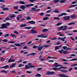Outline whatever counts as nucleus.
<instances>
[{
    "mask_svg": "<svg viewBox=\"0 0 77 77\" xmlns=\"http://www.w3.org/2000/svg\"><path fill=\"white\" fill-rule=\"evenodd\" d=\"M25 6L24 5H21L20 7V9H22V10H24L25 8H26L27 7H30V6H34V4H29L28 5H25Z\"/></svg>",
    "mask_w": 77,
    "mask_h": 77,
    "instance_id": "nucleus-1",
    "label": "nucleus"
},
{
    "mask_svg": "<svg viewBox=\"0 0 77 77\" xmlns=\"http://www.w3.org/2000/svg\"><path fill=\"white\" fill-rule=\"evenodd\" d=\"M35 67H36L35 66L32 65V63H29L28 64V66L26 65L25 66V69H29V68H35Z\"/></svg>",
    "mask_w": 77,
    "mask_h": 77,
    "instance_id": "nucleus-2",
    "label": "nucleus"
},
{
    "mask_svg": "<svg viewBox=\"0 0 77 77\" xmlns=\"http://www.w3.org/2000/svg\"><path fill=\"white\" fill-rule=\"evenodd\" d=\"M68 26H62L61 27L58 28V30H67L68 28Z\"/></svg>",
    "mask_w": 77,
    "mask_h": 77,
    "instance_id": "nucleus-3",
    "label": "nucleus"
},
{
    "mask_svg": "<svg viewBox=\"0 0 77 77\" xmlns=\"http://www.w3.org/2000/svg\"><path fill=\"white\" fill-rule=\"evenodd\" d=\"M2 26L0 27V29H8V26H7L6 24H2Z\"/></svg>",
    "mask_w": 77,
    "mask_h": 77,
    "instance_id": "nucleus-4",
    "label": "nucleus"
},
{
    "mask_svg": "<svg viewBox=\"0 0 77 77\" xmlns=\"http://www.w3.org/2000/svg\"><path fill=\"white\" fill-rule=\"evenodd\" d=\"M43 48H44V46H42V45L40 44L38 45V51H40L42 50Z\"/></svg>",
    "mask_w": 77,
    "mask_h": 77,
    "instance_id": "nucleus-5",
    "label": "nucleus"
},
{
    "mask_svg": "<svg viewBox=\"0 0 77 77\" xmlns=\"http://www.w3.org/2000/svg\"><path fill=\"white\" fill-rule=\"evenodd\" d=\"M54 72H50L48 71L47 72V73H45L46 75H51L53 74H54Z\"/></svg>",
    "mask_w": 77,
    "mask_h": 77,
    "instance_id": "nucleus-6",
    "label": "nucleus"
},
{
    "mask_svg": "<svg viewBox=\"0 0 77 77\" xmlns=\"http://www.w3.org/2000/svg\"><path fill=\"white\" fill-rule=\"evenodd\" d=\"M11 58H10L9 60H8V63H11V62H15V59H13L12 60H11L12 59V58H13L14 57V56H11Z\"/></svg>",
    "mask_w": 77,
    "mask_h": 77,
    "instance_id": "nucleus-7",
    "label": "nucleus"
},
{
    "mask_svg": "<svg viewBox=\"0 0 77 77\" xmlns=\"http://www.w3.org/2000/svg\"><path fill=\"white\" fill-rule=\"evenodd\" d=\"M30 33H32L33 34H34L35 33H38V32L37 31H36V30L32 29L31 30Z\"/></svg>",
    "mask_w": 77,
    "mask_h": 77,
    "instance_id": "nucleus-8",
    "label": "nucleus"
},
{
    "mask_svg": "<svg viewBox=\"0 0 77 77\" xmlns=\"http://www.w3.org/2000/svg\"><path fill=\"white\" fill-rule=\"evenodd\" d=\"M45 35L44 34H41L37 36V37H41V38H48V37L46 36H44Z\"/></svg>",
    "mask_w": 77,
    "mask_h": 77,
    "instance_id": "nucleus-9",
    "label": "nucleus"
},
{
    "mask_svg": "<svg viewBox=\"0 0 77 77\" xmlns=\"http://www.w3.org/2000/svg\"><path fill=\"white\" fill-rule=\"evenodd\" d=\"M40 9H36V8H31V11H35V12H37L38 11H40Z\"/></svg>",
    "mask_w": 77,
    "mask_h": 77,
    "instance_id": "nucleus-10",
    "label": "nucleus"
},
{
    "mask_svg": "<svg viewBox=\"0 0 77 77\" xmlns=\"http://www.w3.org/2000/svg\"><path fill=\"white\" fill-rule=\"evenodd\" d=\"M58 75L60 77H69L68 75H67L65 74H59Z\"/></svg>",
    "mask_w": 77,
    "mask_h": 77,
    "instance_id": "nucleus-11",
    "label": "nucleus"
},
{
    "mask_svg": "<svg viewBox=\"0 0 77 77\" xmlns=\"http://www.w3.org/2000/svg\"><path fill=\"white\" fill-rule=\"evenodd\" d=\"M69 18H70V17L69 16H66L63 17V19L64 20H69Z\"/></svg>",
    "mask_w": 77,
    "mask_h": 77,
    "instance_id": "nucleus-12",
    "label": "nucleus"
},
{
    "mask_svg": "<svg viewBox=\"0 0 77 77\" xmlns=\"http://www.w3.org/2000/svg\"><path fill=\"white\" fill-rule=\"evenodd\" d=\"M66 37H65L64 38H60V37H59L58 38V39H60V40H62V41L63 42H64L65 41V39H66Z\"/></svg>",
    "mask_w": 77,
    "mask_h": 77,
    "instance_id": "nucleus-13",
    "label": "nucleus"
},
{
    "mask_svg": "<svg viewBox=\"0 0 77 77\" xmlns=\"http://www.w3.org/2000/svg\"><path fill=\"white\" fill-rule=\"evenodd\" d=\"M16 65V63H13L10 66V68H14V66H15Z\"/></svg>",
    "mask_w": 77,
    "mask_h": 77,
    "instance_id": "nucleus-14",
    "label": "nucleus"
},
{
    "mask_svg": "<svg viewBox=\"0 0 77 77\" xmlns=\"http://www.w3.org/2000/svg\"><path fill=\"white\" fill-rule=\"evenodd\" d=\"M28 23L29 24H34L36 23V22H35V21H29L28 22Z\"/></svg>",
    "mask_w": 77,
    "mask_h": 77,
    "instance_id": "nucleus-15",
    "label": "nucleus"
},
{
    "mask_svg": "<svg viewBox=\"0 0 77 77\" xmlns=\"http://www.w3.org/2000/svg\"><path fill=\"white\" fill-rule=\"evenodd\" d=\"M21 17H22V15H21V14L19 15L17 17V21H19V20H20V19Z\"/></svg>",
    "mask_w": 77,
    "mask_h": 77,
    "instance_id": "nucleus-16",
    "label": "nucleus"
},
{
    "mask_svg": "<svg viewBox=\"0 0 77 77\" xmlns=\"http://www.w3.org/2000/svg\"><path fill=\"white\" fill-rule=\"evenodd\" d=\"M67 15V14L65 13H62L61 14L58 15V17H62L63 16V15Z\"/></svg>",
    "mask_w": 77,
    "mask_h": 77,
    "instance_id": "nucleus-17",
    "label": "nucleus"
},
{
    "mask_svg": "<svg viewBox=\"0 0 77 77\" xmlns=\"http://www.w3.org/2000/svg\"><path fill=\"white\" fill-rule=\"evenodd\" d=\"M8 72L9 71L8 70L5 71V70H2L0 72L2 73H7V72Z\"/></svg>",
    "mask_w": 77,
    "mask_h": 77,
    "instance_id": "nucleus-18",
    "label": "nucleus"
},
{
    "mask_svg": "<svg viewBox=\"0 0 77 77\" xmlns=\"http://www.w3.org/2000/svg\"><path fill=\"white\" fill-rule=\"evenodd\" d=\"M70 17L71 18H72V19H74V18H76V16L75 14L71 15Z\"/></svg>",
    "mask_w": 77,
    "mask_h": 77,
    "instance_id": "nucleus-19",
    "label": "nucleus"
},
{
    "mask_svg": "<svg viewBox=\"0 0 77 77\" xmlns=\"http://www.w3.org/2000/svg\"><path fill=\"white\" fill-rule=\"evenodd\" d=\"M60 66V65H59V64H58V63H55L54 64V66L55 67H58V66Z\"/></svg>",
    "mask_w": 77,
    "mask_h": 77,
    "instance_id": "nucleus-20",
    "label": "nucleus"
},
{
    "mask_svg": "<svg viewBox=\"0 0 77 77\" xmlns=\"http://www.w3.org/2000/svg\"><path fill=\"white\" fill-rule=\"evenodd\" d=\"M19 3L20 5H24V4H26V2L24 1H19Z\"/></svg>",
    "mask_w": 77,
    "mask_h": 77,
    "instance_id": "nucleus-21",
    "label": "nucleus"
},
{
    "mask_svg": "<svg viewBox=\"0 0 77 77\" xmlns=\"http://www.w3.org/2000/svg\"><path fill=\"white\" fill-rule=\"evenodd\" d=\"M9 68V66L8 65H6L5 66H4L3 67H2L0 68L1 69H2V68H4L5 69L8 68Z\"/></svg>",
    "mask_w": 77,
    "mask_h": 77,
    "instance_id": "nucleus-22",
    "label": "nucleus"
},
{
    "mask_svg": "<svg viewBox=\"0 0 77 77\" xmlns=\"http://www.w3.org/2000/svg\"><path fill=\"white\" fill-rule=\"evenodd\" d=\"M52 69L54 70H57L58 71H60V67L59 68L54 67Z\"/></svg>",
    "mask_w": 77,
    "mask_h": 77,
    "instance_id": "nucleus-23",
    "label": "nucleus"
},
{
    "mask_svg": "<svg viewBox=\"0 0 77 77\" xmlns=\"http://www.w3.org/2000/svg\"><path fill=\"white\" fill-rule=\"evenodd\" d=\"M35 54H36V53H33L31 54L26 55V56H34V55H35Z\"/></svg>",
    "mask_w": 77,
    "mask_h": 77,
    "instance_id": "nucleus-24",
    "label": "nucleus"
},
{
    "mask_svg": "<svg viewBox=\"0 0 77 77\" xmlns=\"http://www.w3.org/2000/svg\"><path fill=\"white\" fill-rule=\"evenodd\" d=\"M60 71H61L62 72H68V70H67L60 69Z\"/></svg>",
    "mask_w": 77,
    "mask_h": 77,
    "instance_id": "nucleus-25",
    "label": "nucleus"
},
{
    "mask_svg": "<svg viewBox=\"0 0 77 77\" xmlns=\"http://www.w3.org/2000/svg\"><path fill=\"white\" fill-rule=\"evenodd\" d=\"M77 5H72L70 6L69 7V8H74V7H75L77 6Z\"/></svg>",
    "mask_w": 77,
    "mask_h": 77,
    "instance_id": "nucleus-26",
    "label": "nucleus"
},
{
    "mask_svg": "<svg viewBox=\"0 0 77 77\" xmlns=\"http://www.w3.org/2000/svg\"><path fill=\"white\" fill-rule=\"evenodd\" d=\"M35 76L36 77H41V74L37 73L36 75H35Z\"/></svg>",
    "mask_w": 77,
    "mask_h": 77,
    "instance_id": "nucleus-27",
    "label": "nucleus"
},
{
    "mask_svg": "<svg viewBox=\"0 0 77 77\" xmlns=\"http://www.w3.org/2000/svg\"><path fill=\"white\" fill-rule=\"evenodd\" d=\"M53 2L54 3H59V0H54L53 1Z\"/></svg>",
    "mask_w": 77,
    "mask_h": 77,
    "instance_id": "nucleus-28",
    "label": "nucleus"
},
{
    "mask_svg": "<svg viewBox=\"0 0 77 77\" xmlns=\"http://www.w3.org/2000/svg\"><path fill=\"white\" fill-rule=\"evenodd\" d=\"M72 24H75V22H73L68 24L69 26H71V25H72Z\"/></svg>",
    "mask_w": 77,
    "mask_h": 77,
    "instance_id": "nucleus-29",
    "label": "nucleus"
},
{
    "mask_svg": "<svg viewBox=\"0 0 77 77\" xmlns=\"http://www.w3.org/2000/svg\"><path fill=\"white\" fill-rule=\"evenodd\" d=\"M14 45H15V46H17V47L21 46V45L19 44H17L16 43H14Z\"/></svg>",
    "mask_w": 77,
    "mask_h": 77,
    "instance_id": "nucleus-30",
    "label": "nucleus"
},
{
    "mask_svg": "<svg viewBox=\"0 0 77 77\" xmlns=\"http://www.w3.org/2000/svg\"><path fill=\"white\" fill-rule=\"evenodd\" d=\"M24 64H19L18 66V67H22V66H24Z\"/></svg>",
    "mask_w": 77,
    "mask_h": 77,
    "instance_id": "nucleus-31",
    "label": "nucleus"
},
{
    "mask_svg": "<svg viewBox=\"0 0 77 77\" xmlns=\"http://www.w3.org/2000/svg\"><path fill=\"white\" fill-rule=\"evenodd\" d=\"M59 47H60V46H59L56 47L54 50H59Z\"/></svg>",
    "mask_w": 77,
    "mask_h": 77,
    "instance_id": "nucleus-32",
    "label": "nucleus"
},
{
    "mask_svg": "<svg viewBox=\"0 0 77 77\" xmlns=\"http://www.w3.org/2000/svg\"><path fill=\"white\" fill-rule=\"evenodd\" d=\"M26 26H27V25H26V24H22L20 25V27H26Z\"/></svg>",
    "mask_w": 77,
    "mask_h": 77,
    "instance_id": "nucleus-33",
    "label": "nucleus"
},
{
    "mask_svg": "<svg viewBox=\"0 0 77 77\" xmlns=\"http://www.w3.org/2000/svg\"><path fill=\"white\" fill-rule=\"evenodd\" d=\"M0 7L3 10V8H5V5H0Z\"/></svg>",
    "mask_w": 77,
    "mask_h": 77,
    "instance_id": "nucleus-34",
    "label": "nucleus"
},
{
    "mask_svg": "<svg viewBox=\"0 0 77 77\" xmlns=\"http://www.w3.org/2000/svg\"><path fill=\"white\" fill-rule=\"evenodd\" d=\"M63 51H64L63 50H59L58 51L59 53H60V54H62V53H63Z\"/></svg>",
    "mask_w": 77,
    "mask_h": 77,
    "instance_id": "nucleus-35",
    "label": "nucleus"
},
{
    "mask_svg": "<svg viewBox=\"0 0 77 77\" xmlns=\"http://www.w3.org/2000/svg\"><path fill=\"white\" fill-rule=\"evenodd\" d=\"M9 10V9L8 7L4 8L3 9V11H8Z\"/></svg>",
    "mask_w": 77,
    "mask_h": 77,
    "instance_id": "nucleus-36",
    "label": "nucleus"
},
{
    "mask_svg": "<svg viewBox=\"0 0 77 77\" xmlns=\"http://www.w3.org/2000/svg\"><path fill=\"white\" fill-rule=\"evenodd\" d=\"M9 17L11 18H14V17H15V15H11L9 16Z\"/></svg>",
    "mask_w": 77,
    "mask_h": 77,
    "instance_id": "nucleus-37",
    "label": "nucleus"
},
{
    "mask_svg": "<svg viewBox=\"0 0 77 77\" xmlns=\"http://www.w3.org/2000/svg\"><path fill=\"white\" fill-rule=\"evenodd\" d=\"M54 13H57L58 14V13H59V11H58V10H56L54 11Z\"/></svg>",
    "mask_w": 77,
    "mask_h": 77,
    "instance_id": "nucleus-38",
    "label": "nucleus"
},
{
    "mask_svg": "<svg viewBox=\"0 0 77 77\" xmlns=\"http://www.w3.org/2000/svg\"><path fill=\"white\" fill-rule=\"evenodd\" d=\"M66 1V0H61L60 1H59V2H60V3H64V2H65Z\"/></svg>",
    "mask_w": 77,
    "mask_h": 77,
    "instance_id": "nucleus-39",
    "label": "nucleus"
},
{
    "mask_svg": "<svg viewBox=\"0 0 77 77\" xmlns=\"http://www.w3.org/2000/svg\"><path fill=\"white\" fill-rule=\"evenodd\" d=\"M63 53H64L65 54H68L69 53L66 51H63Z\"/></svg>",
    "mask_w": 77,
    "mask_h": 77,
    "instance_id": "nucleus-40",
    "label": "nucleus"
},
{
    "mask_svg": "<svg viewBox=\"0 0 77 77\" xmlns=\"http://www.w3.org/2000/svg\"><path fill=\"white\" fill-rule=\"evenodd\" d=\"M48 29H43L42 32H47V31H48Z\"/></svg>",
    "mask_w": 77,
    "mask_h": 77,
    "instance_id": "nucleus-41",
    "label": "nucleus"
},
{
    "mask_svg": "<svg viewBox=\"0 0 77 77\" xmlns=\"http://www.w3.org/2000/svg\"><path fill=\"white\" fill-rule=\"evenodd\" d=\"M62 23L61 22H59L56 25V26H60L62 24Z\"/></svg>",
    "mask_w": 77,
    "mask_h": 77,
    "instance_id": "nucleus-42",
    "label": "nucleus"
},
{
    "mask_svg": "<svg viewBox=\"0 0 77 77\" xmlns=\"http://www.w3.org/2000/svg\"><path fill=\"white\" fill-rule=\"evenodd\" d=\"M72 70H73V68L72 67L68 69V71H69V72H70V71Z\"/></svg>",
    "mask_w": 77,
    "mask_h": 77,
    "instance_id": "nucleus-43",
    "label": "nucleus"
},
{
    "mask_svg": "<svg viewBox=\"0 0 77 77\" xmlns=\"http://www.w3.org/2000/svg\"><path fill=\"white\" fill-rule=\"evenodd\" d=\"M48 18L47 17H45V18H43V20H48Z\"/></svg>",
    "mask_w": 77,
    "mask_h": 77,
    "instance_id": "nucleus-44",
    "label": "nucleus"
},
{
    "mask_svg": "<svg viewBox=\"0 0 77 77\" xmlns=\"http://www.w3.org/2000/svg\"><path fill=\"white\" fill-rule=\"evenodd\" d=\"M54 20H60V18L58 17H54Z\"/></svg>",
    "mask_w": 77,
    "mask_h": 77,
    "instance_id": "nucleus-45",
    "label": "nucleus"
},
{
    "mask_svg": "<svg viewBox=\"0 0 77 77\" xmlns=\"http://www.w3.org/2000/svg\"><path fill=\"white\" fill-rule=\"evenodd\" d=\"M43 46V48H44V47H50V45H42Z\"/></svg>",
    "mask_w": 77,
    "mask_h": 77,
    "instance_id": "nucleus-46",
    "label": "nucleus"
},
{
    "mask_svg": "<svg viewBox=\"0 0 77 77\" xmlns=\"http://www.w3.org/2000/svg\"><path fill=\"white\" fill-rule=\"evenodd\" d=\"M9 36V34H5L4 36L5 38H6V37H8V36Z\"/></svg>",
    "mask_w": 77,
    "mask_h": 77,
    "instance_id": "nucleus-47",
    "label": "nucleus"
},
{
    "mask_svg": "<svg viewBox=\"0 0 77 77\" xmlns=\"http://www.w3.org/2000/svg\"><path fill=\"white\" fill-rule=\"evenodd\" d=\"M11 37H12V38H14L15 37V36H16V35H14V34H11Z\"/></svg>",
    "mask_w": 77,
    "mask_h": 77,
    "instance_id": "nucleus-48",
    "label": "nucleus"
},
{
    "mask_svg": "<svg viewBox=\"0 0 77 77\" xmlns=\"http://www.w3.org/2000/svg\"><path fill=\"white\" fill-rule=\"evenodd\" d=\"M5 20H12L11 19H10L8 17H7L5 18Z\"/></svg>",
    "mask_w": 77,
    "mask_h": 77,
    "instance_id": "nucleus-49",
    "label": "nucleus"
},
{
    "mask_svg": "<svg viewBox=\"0 0 77 77\" xmlns=\"http://www.w3.org/2000/svg\"><path fill=\"white\" fill-rule=\"evenodd\" d=\"M67 68V67L66 66H65V67L61 66L60 67V69H62V68H63V69H64Z\"/></svg>",
    "mask_w": 77,
    "mask_h": 77,
    "instance_id": "nucleus-50",
    "label": "nucleus"
},
{
    "mask_svg": "<svg viewBox=\"0 0 77 77\" xmlns=\"http://www.w3.org/2000/svg\"><path fill=\"white\" fill-rule=\"evenodd\" d=\"M14 9H18V6H15L14 7Z\"/></svg>",
    "mask_w": 77,
    "mask_h": 77,
    "instance_id": "nucleus-51",
    "label": "nucleus"
},
{
    "mask_svg": "<svg viewBox=\"0 0 77 77\" xmlns=\"http://www.w3.org/2000/svg\"><path fill=\"white\" fill-rule=\"evenodd\" d=\"M32 28V27H26L25 28V29H30Z\"/></svg>",
    "mask_w": 77,
    "mask_h": 77,
    "instance_id": "nucleus-52",
    "label": "nucleus"
},
{
    "mask_svg": "<svg viewBox=\"0 0 77 77\" xmlns=\"http://www.w3.org/2000/svg\"><path fill=\"white\" fill-rule=\"evenodd\" d=\"M3 42H8V40L7 39H4L2 40Z\"/></svg>",
    "mask_w": 77,
    "mask_h": 77,
    "instance_id": "nucleus-53",
    "label": "nucleus"
},
{
    "mask_svg": "<svg viewBox=\"0 0 77 77\" xmlns=\"http://www.w3.org/2000/svg\"><path fill=\"white\" fill-rule=\"evenodd\" d=\"M5 24L7 27V26H9L10 23L8 22H7Z\"/></svg>",
    "mask_w": 77,
    "mask_h": 77,
    "instance_id": "nucleus-54",
    "label": "nucleus"
},
{
    "mask_svg": "<svg viewBox=\"0 0 77 77\" xmlns=\"http://www.w3.org/2000/svg\"><path fill=\"white\" fill-rule=\"evenodd\" d=\"M39 15H41V16H42L44 15V13L43 12H42L41 13H39Z\"/></svg>",
    "mask_w": 77,
    "mask_h": 77,
    "instance_id": "nucleus-55",
    "label": "nucleus"
},
{
    "mask_svg": "<svg viewBox=\"0 0 77 77\" xmlns=\"http://www.w3.org/2000/svg\"><path fill=\"white\" fill-rule=\"evenodd\" d=\"M67 48H68V47L66 46H63V48L64 49V50H66Z\"/></svg>",
    "mask_w": 77,
    "mask_h": 77,
    "instance_id": "nucleus-56",
    "label": "nucleus"
},
{
    "mask_svg": "<svg viewBox=\"0 0 77 77\" xmlns=\"http://www.w3.org/2000/svg\"><path fill=\"white\" fill-rule=\"evenodd\" d=\"M11 73H16V72H15V71L14 70H11Z\"/></svg>",
    "mask_w": 77,
    "mask_h": 77,
    "instance_id": "nucleus-57",
    "label": "nucleus"
},
{
    "mask_svg": "<svg viewBox=\"0 0 77 77\" xmlns=\"http://www.w3.org/2000/svg\"><path fill=\"white\" fill-rule=\"evenodd\" d=\"M77 64H74L70 66H77Z\"/></svg>",
    "mask_w": 77,
    "mask_h": 77,
    "instance_id": "nucleus-58",
    "label": "nucleus"
},
{
    "mask_svg": "<svg viewBox=\"0 0 77 77\" xmlns=\"http://www.w3.org/2000/svg\"><path fill=\"white\" fill-rule=\"evenodd\" d=\"M75 60H77V59H73L69 60V61H74Z\"/></svg>",
    "mask_w": 77,
    "mask_h": 77,
    "instance_id": "nucleus-59",
    "label": "nucleus"
},
{
    "mask_svg": "<svg viewBox=\"0 0 77 77\" xmlns=\"http://www.w3.org/2000/svg\"><path fill=\"white\" fill-rule=\"evenodd\" d=\"M38 46H33V47L32 48H34V49H35L36 48H38Z\"/></svg>",
    "mask_w": 77,
    "mask_h": 77,
    "instance_id": "nucleus-60",
    "label": "nucleus"
},
{
    "mask_svg": "<svg viewBox=\"0 0 77 77\" xmlns=\"http://www.w3.org/2000/svg\"><path fill=\"white\" fill-rule=\"evenodd\" d=\"M42 69V68H38L37 69V71H40V70H41Z\"/></svg>",
    "mask_w": 77,
    "mask_h": 77,
    "instance_id": "nucleus-61",
    "label": "nucleus"
},
{
    "mask_svg": "<svg viewBox=\"0 0 77 77\" xmlns=\"http://www.w3.org/2000/svg\"><path fill=\"white\" fill-rule=\"evenodd\" d=\"M26 73H27L28 74H31L32 73V72L30 71H27L26 72Z\"/></svg>",
    "mask_w": 77,
    "mask_h": 77,
    "instance_id": "nucleus-62",
    "label": "nucleus"
},
{
    "mask_svg": "<svg viewBox=\"0 0 77 77\" xmlns=\"http://www.w3.org/2000/svg\"><path fill=\"white\" fill-rule=\"evenodd\" d=\"M40 60H41L42 61H45V60L44 59L42 58L40 59Z\"/></svg>",
    "mask_w": 77,
    "mask_h": 77,
    "instance_id": "nucleus-63",
    "label": "nucleus"
},
{
    "mask_svg": "<svg viewBox=\"0 0 77 77\" xmlns=\"http://www.w3.org/2000/svg\"><path fill=\"white\" fill-rule=\"evenodd\" d=\"M70 56H75V54H72L70 55Z\"/></svg>",
    "mask_w": 77,
    "mask_h": 77,
    "instance_id": "nucleus-64",
    "label": "nucleus"
}]
</instances>
